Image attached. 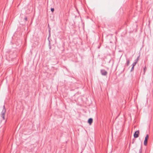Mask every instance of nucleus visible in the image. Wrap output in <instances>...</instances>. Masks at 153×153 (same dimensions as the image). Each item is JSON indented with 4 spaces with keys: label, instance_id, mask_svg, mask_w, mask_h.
I'll return each instance as SVG.
<instances>
[{
    "label": "nucleus",
    "instance_id": "9d476101",
    "mask_svg": "<svg viewBox=\"0 0 153 153\" xmlns=\"http://www.w3.org/2000/svg\"><path fill=\"white\" fill-rule=\"evenodd\" d=\"M51 11L52 12H53V11H54V9L53 8H51Z\"/></svg>",
    "mask_w": 153,
    "mask_h": 153
},
{
    "label": "nucleus",
    "instance_id": "ddd939ff",
    "mask_svg": "<svg viewBox=\"0 0 153 153\" xmlns=\"http://www.w3.org/2000/svg\"><path fill=\"white\" fill-rule=\"evenodd\" d=\"M146 67H145V68H144V72H145V71L146 70Z\"/></svg>",
    "mask_w": 153,
    "mask_h": 153
},
{
    "label": "nucleus",
    "instance_id": "9b49d317",
    "mask_svg": "<svg viewBox=\"0 0 153 153\" xmlns=\"http://www.w3.org/2000/svg\"><path fill=\"white\" fill-rule=\"evenodd\" d=\"M134 67H132V68H131V71H133L134 70Z\"/></svg>",
    "mask_w": 153,
    "mask_h": 153
},
{
    "label": "nucleus",
    "instance_id": "1a4fd4ad",
    "mask_svg": "<svg viewBox=\"0 0 153 153\" xmlns=\"http://www.w3.org/2000/svg\"><path fill=\"white\" fill-rule=\"evenodd\" d=\"M139 57V56H138L137 59H136L135 61H134V62H136V63H137V62L138 61V58Z\"/></svg>",
    "mask_w": 153,
    "mask_h": 153
},
{
    "label": "nucleus",
    "instance_id": "423d86ee",
    "mask_svg": "<svg viewBox=\"0 0 153 153\" xmlns=\"http://www.w3.org/2000/svg\"><path fill=\"white\" fill-rule=\"evenodd\" d=\"M130 63V62L129 60H128L127 61V62L126 63V65L127 66H128Z\"/></svg>",
    "mask_w": 153,
    "mask_h": 153
},
{
    "label": "nucleus",
    "instance_id": "39448f33",
    "mask_svg": "<svg viewBox=\"0 0 153 153\" xmlns=\"http://www.w3.org/2000/svg\"><path fill=\"white\" fill-rule=\"evenodd\" d=\"M93 122V119L91 118H90L88 119V123L90 125Z\"/></svg>",
    "mask_w": 153,
    "mask_h": 153
},
{
    "label": "nucleus",
    "instance_id": "20e7f679",
    "mask_svg": "<svg viewBox=\"0 0 153 153\" xmlns=\"http://www.w3.org/2000/svg\"><path fill=\"white\" fill-rule=\"evenodd\" d=\"M100 71L101 74L103 76H105L107 74V72L104 69L101 70Z\"/></svg>",
    "mask_w": 153,
    "mask_h": 153
},
{
    "label": "nucleus",
    "instance_id": "6e6552de",
    "mask_svg": "<svg viewBox=\"0 0 153 153\" xmlns=\"http://www.w3.org/2000/svg\"><path fill=\"white\" fill-rule=\"evenodd\" d=\"M142 151V149L141 147H140V149L139 150V153H141Z\"/></svg>",
    "mask_w": 153,
    "mask_h": 153
},
{
    "label": "nucleus",
    "instance_id": "f257e3e1",
    "mask_svg": "<svg viewBox=\"0 0 153 153\" xmlns=\"http://www.w3.org/2000/svg\"><path fill=\"white\" fill-rule=\"evenodd\" d=\"M6 112V110L4 106H3V109L2 110L1 114V117L2 118L3 120L4 119L5 114Z\"/></svg>",
    "mask_w": 153,
    "mask_h": 153
},
{
    "label": "nucleus",
    "instance_id": "f8f14e48",
    "mask_svg": "<svg viewBox=\"0 0 153 153\" xmlns=\"http://www.w3.org/2000/svg\"><path fill=\"white\" fill-rule=\"evenodd\" d=\"M25 19L26 20V21H27V17H26L25 18Z\"/></svg>",
    "mask_w": 153,
    "mask_h": 153
},
{
    "label": "nucleus",
    "instance_id": "f03ea898",
    "mask_svg": "<svg viewBox=\"0 0 153 153\" xmlns=\"http://www.w3.org/2000/svg\"><path fill=\"white\" fill-rule=\"evenodd\" d=\"M149 138V136L148 134H147L146 135V137H145V140L144 141V146H146L147 145V140Z\"/></svg>",
    "mask_w": 153,
    "mask_h": 153
},
{
    "label": "nucleus",
    "instance_id": "0eeeda50",
    "mask_svg": "<svg viewBox=\"0 0 153 153\" xmlns=\"http://www.w3.org/2000/svg\"><path fill=\"white\" fill-rule=\"evenodd\" d=\"M136 62H133V63L132 64V67H134V66L136 65Z\"/></svg>",
    "mask_w": 153,
    "mask_h": 153
},
{
    "label": "nucleus",
    "instance_id": "7ed1b4c3",
    "mask_svg": "<svg viewBox=\"0 0 153 153\" xmlns=\"http://www.w3.org/2000/svg\"><path fill=\"white\" fill-rule=\"evenodd\" d=\"M139 130L136 131L134 134V138H137L139 136Z\"/></svg>",
    "mask_w": 153,
    "mask_h": 153
}]
</instances>
